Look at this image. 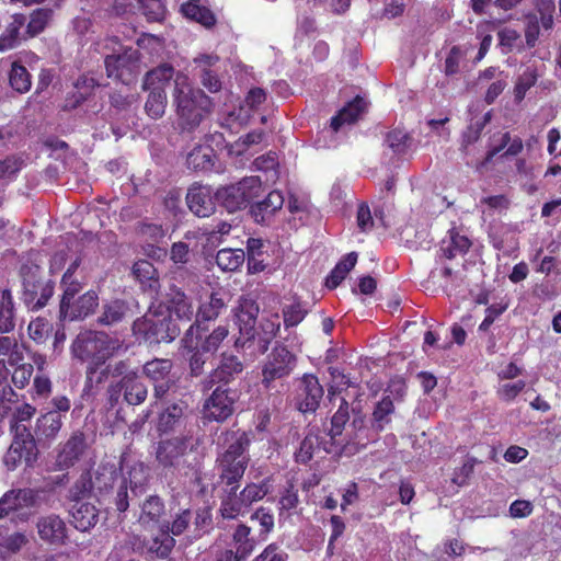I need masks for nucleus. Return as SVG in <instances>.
<instances>
[{"instance_id": "f257e3e1", "label": "nucleus", "mask_w": 561, "mask_h": 561, "mask_svg": "<svg viewBox=\"0 0 561 561\" xmlns=\"http://www.w3.org/2000/svg\"><path fill=\"white\" fill-rule=\"evenodd\" d=\"M328 436L331 437V446L324 445V451L328 454L342 449L358 450L378 438L371 422L367 424L359 404L350 405L345 399L341 400L337 411L331 419Z\"/></svg>"}, {"instance_id": "f03ea898", "label": "nucleus", "mask_w": 561, "mask_h": 561, "mask_svg": "<svg viewBox=\"0 0 561 561\" xmlns=\"http://www.w3.org/2000/svg\"><path fill=\"white\" fill-rule=\"evenodd\" d=\"M173 105L179 126L183 130H194L211 112V99L201 89H193L184 75L174 78Z\"/></svg>"}, {"instance_id": "7ed1b4c3", "label": "nucleus", "mask_w": 561, "mask_h": 561, "mask_svg": "<svg viewBox=\"0 0 561 561\" xmlns=\"http://www.w3.org/2000/svg\"><path fill=\"white\" fill-rule=\"evenodd\" d=\"M138 524L147 531L158 533L147 542L148 551L159 558H167L175 546V540L169 535V522L163 520L164 503L158 495L148 496L140 505Z\"/></svg>"}, {"instance_id": "20e7f679", "label": "nucleus", "mask_w": 561, "mask_h": 561, "mask_svg": "<svg viewBox=\"0 0 561 561\" xmlns=\"http://www.w3.org/2000/svg\"><path fill=\"white\" fill-rule=\"evenodd\" d=\"M227 448L217 457L219 480L224 485L239 483L247 470L250 457L248 447L250 439L244 432L227 433Z\"/></svg>"}, {"instance_id": "39448f33", "label": "nucleus", "mask_w": 561, "mask_h": 561, "mask_svg": "<svg viewBox=\"0 0 561 561\" xmlns=\"http://www.w3.org/2000/svg\"><path fill=\"white\" fill-rule=\"evenodd\" d=\"M126 350L121 340L100 331L80 332L71 344L75 358L81 362L91 359L95 366L104 364L111 356Z\"/></svg>"}, {"instance_id": "423d86ee", "label": "nucleus", "mask_w": 561, "mask_h": 561, "mask_svg": "<svg viewBox=\"0 0 561 561\" xmlns=\"http://www.w3.org/2000/svg\"><path fill=\"white\" fill-rule=\"evenodd\" d=\"M22 290L20 299L30 311L43 309L53 298L55 283L45 276L43 268L34 263L21 267Z\"/></svg>"}, {"instance_id": "0eeeda50", "label": "nucleus", "mask_w": 561, "mask_h": 561, "mask_svg": "<svg viewBox=\"0 0 561 561\" xmlns=\"http://www.w3.org/2000/svg\"><path fill=\"white\" fill-rule=\"evenodd\" d=\"M263 193L262 181L257 176H247L241 181L219 187L216 191V199L229 213H234L251 206Z\"/></svg>"}, {"instance_id": "6e6552de", "label": "nucleus", "mask_w": 561, "mask_h": 561, "mask_svg": "<svg viewBox=\"0 0 561 561\" xmlns=\"http://www.w3.org/2000/svg\"><path fill=\"white\" fill-rule=\"evenodd\" d=\"M136 334L142 335L146 342H171L181 333V328L170 314L148 312L133 324Z\"/></svg>"}, {"instance_id": "1a4fd4ad", "label": "nucleus", "mask_w": 561, "mask_h": 561, "mask_svg": "<svg viewBox=\"0 0 561 561\" xmlns=\"http://www.w3.org/2000/svg\"><path fill=\"white\" fill-rule=\"evenodd\" d=\"M41 490L31 488H19L8 490L0 497V519L11 517L15 523H26L31 513L25 508L38 505Z\"/></svg>"}, {"instance_id": "9d476101", "label": "nucleus", "mask_w": 561, "mask_h": 561, "mask_svg": "<svg viewBox=\"0 0 561 561\" xmlns=\"http://www.w3.org/2000/svg\"><path fill=\"white\" fill-rule=\"evenodd\" d=\"M296 366V356L287 347L279 345L273 348L262 368V385L267 391L280 392L275 380L291 374Z\"/></svg>"}, {"instance_id": "9b49d317", "label": "nucleus", "mask_w": 561, "mask_h": 561, "mask_svg": "<svg viewBox=\"0 0 561 561\" xmlns=\"http://www.w3.org/2000/svg\"><path fill=\"white\" fill-rule=\"evenodd\" d=\"M38 449L32 433L24 426L15 427L14 438L4 455V465L8 470H15L23 461L32 467L37 460Z\"/></svg>"}, {"instance_id": "f8f14e48", "label": "nucleus", "mask_w": 561, "mask_h": 561, "mask_svg": "<svg viewBox=\"0 0 561 561\" xmlns=\"http://www.w3.org/2000/svg\"><path fill=\"white\" fill-rule=\"evenodd\" d=\"M104 65L108 78L128 84L140 71V51L135 47H125L122 53L107 55Z\"/></svg>"}, {"instance_id": "ddd939ff", "label": "nucleus", "mask_w": 561, "mask_h": 561, "mask_svg": "<svg viewBox=\"0 0 561 561\" xmlns=\"http://www.w3.org/2000/svg\"><path fill=\"white\" fill-rule=\"evenodd\" d=\"M243 369V363L237 355L224 352L220 354L217 366L201 380V390L207 392L215 386L224 387L236 380Z\"/></svg>"}, {"instance_id": "4468645a", "label": "nucleus", "mask_w": 561, "mask_h": 561, "mask_svg": "<svg viewBox=\"0 0 561 561\" xmlns=\"http://www.w3.org/2000/svg\"><path fill=\"white\" fill-rule=\"evenodd\" d=\"M173 363L167 358H154L147 362L142 367L144 375L150 380L153 387V397L162 400L175 387L171 376Z\"/></svg>"}, {"instance_id": "2eb2a0df", "label": "nucleus", "mask_w": 561, "mask_h": 561, "mask_svg": "<svg viewBox=\"0 0 561 561\" xmlns=\"http://www.w3.org/2000/svg\"><path fill=\"white\" fill-rule=\"evenodd\" d=\"M188 419V403L185 400L165 402L157 417V432L161 435L180 432L186 427Z\"/></svg>"}, {"instance_id": "dca6fc26", "label": "nucleus", "mask_w": 561, "mask_h": 561, "mask_svg": "<svg viewBox=\"0 0 561 561\" xmlns=\"http://www.w3.org/2000/svg\"><path fill=\"white\" fill-rule=\"evenodd\" d=\"M259 305L249 298H242L236 311V321L239 327L240 336L236 340V347H244L248 343L255 342L257 328L256 318L259 316Z\"/></svg>"}, {"instance_id": "f3484780", "label": "nucleus", "mask_w": 561, "mask_h": 561, "mask_svg": "<svg viewBox=\"0 0 561 561\" xmlns=\"http://www.w3.org/2000/svg\"><path fill=\"white\" fill-rule=\"evenodd\" d=\"M237 394L230 388L217 386L204 403V416L209 421L224 422L234 411Z\"/></svg>"}, {"instance_id": "a211bd4d", "label": "nucleus", "mask_w": 561, "mask_h": 561, "mask_svg": "<svg viewBox=\"0 0 561 561\" xmlns=\"http://www.w3.org/2000/svg\"><path fill=\"white\" fill-rule=\"evenodd\" d=\"M35 528L39 539L47 545L64 546L67 543L68 526L65 519L56 513L38 516Z\"/></svg>"}, {"instance_id": "6ab92c4d", "label": "nucleus", "mask_w": 561, "mask_h": 561, "mask_svg": "<svg viewBox=\"0 0 561 561\" xmlns=\"http://www.w3.org/2000/svg\"><path fill=\"white\" fill-rule=\"evenodd\" d=\"M190 443L191 436L188 435H180L160 440L156 447V460L165 469H178L188 449Z\"/></svg>"}, {"instance_id": "aec40b11", "label": "nucleus", "mask_w": 561, "mask_h": 561, "mask_svg": "<svg viewBox=\"0 0 561 561\" xmlns=\"http://www.w3.org/2000/svg\"><path fill=\"white\" fill-rule=\"evenodd\" d=\"M324 390L318 378L311 374H305L298 380L297 408L302 413H313L320 405Z\"/></svg>"}, {"instance_id": "412c9836", "label": "nucleus", "mask_w": 561, "mask_h": 561, "mask_svg": "<svg viewBox=\"0 0 561 561\" xmlns=\"http://www.w3.org/2000/svg\"><path fill=\"white\" fill-rule=\"evenodd\" d=\"M184 356L188 362L190 374L198 377L204 373V366L208 360L209 351H204L201 344V334L194 332V325H190L182 339Z\"/></svg>"}, {"instance_id": "4be33fe9", "label": "nucleus", "mask_w": 561, "mask_h": 561, "mask_svg": "<svg viewBox=\"0 0 561 561\" xmlns=\"http://www.w3.org/2000/svg\"><path fill=\"white\" fill-rule=\"evenodd\" d=\"M164 302L171 318L175 316L180 321L190 322L196 316L192 300L175 284L170 285Z\"/></svg>"}, {"instance_id": "5701e85b", "label": "nucleus", "mask_w": 561, "mask_h": 561, "mask_svg": "<svg viewBox=\"0 0 561 561\" xmlns=\"http://www.w3.org/2000/svg\"><path fill=\"white\" fill-rule=\"evenodd\" d=\"M186 204L197 217L204 218L214 214L216 204L209 186L194 184L186 194Z\"/></svg>"}, {"instance_id": "b1692460", "label": "nucleus", "mask_w": 561, "mask_h": 561, "mask_svg": "<svg viewBox=\"0 0 561 561\" xmlns=\"http://www.w3.org/2000/svg\"><path fill=\"white\" fill-rule=\"evenodd\" d=\"M238 489L239 483L224 485L222 488L219 513L224 519H234L245 514L249 510L243 495H241V491L238 492Z\"/></svg>"}, {"instance_id": "393cba45", "label": "nucleus", "mask_w": 561, "mask_h": 561, "mask_svg": "<svg viewBox=\"0 0 561 561\" xmlns=\"http://www.w3.org/2000/svg\"><path fill=\"white\" fill-rule=\"evenodd\" d=\"M282 192L275 190L270 192L266 197L259 202H252L250 215L256 224L268 225L272 217L282 209L284 205Z\"/></svg>"}, {"instance_id": "a878e982", "label": "nucleus", "mask_w": 561, "mask_h": 561, "mask_svg": "<svg viewBox=\"0 0 561 561\" xmlns=\"http://www.w3.org/2000/svg\"><path fill=\"white\" fill-rule=\"evenodd\" d=\"M87 446L84 434L80 432L73 433L57 455V467L59 469H68L75 466L84 454Z\"/></svg>"}, {"instance_id": "bb28decb", "label": "nucleus", "mask_w": 561, "mask_h": 561, "mask_svg": "<svg viewBox=\"0 0 561 561\" xmlns=\"http://www.w3.org/2000/svg\"><path fill=\"white\" fill-rule=\"evenodd\" d=\"M226 309L225 294L221 291H213L207 301L199 305L194 325V332H198L204 329L202 325L206 321L216 320L222 310Z\"/></svg>"}, {"instance_id": "cd10ccee", "label": "nucleus", "mask_w": 561, "mask_h": 561, "mask_svg": "<svg viewBox=\"0 0 561 561\" xmlns=\"http://www.w3.org/2000/svg\"><path fill=\"white\" fill-rule=\"evenodd\" d=\"M251 528L244 524L237 526L232 539L234 550H226L224 553L232 561H241L248 558L255 548L256 540L251 537Z\"/></svg>"}, {"instance_id": "c85d7f7f", "label": "nucleus", "mask_w": 561, "mask_h": 561, "mask_svg": "<svg viewBox=\"0 0 561 561\" xmlns=\"http://www.w3.org/2000/svg\"><path fill=\"white\" fill-rule=\"evenodd\" d=\"M99 305V296L94 290H88L70 302L67 311L59 312L60 318L68 320L83 319L94 312Z\"/></svg>"}, {"instance_id": "c756f323", "label": "nucleus", "mask_w": 561, "mask_h": 561, "mask_svg": "<svg viewBox=\"0 0 561 561\" xmlns=\"http://www.w3.org/2000/svg\"><path fill=\"white\" fill-rule=\"evenodd\" d=\"M71 523L79 531H89L99 522V510L91 503L77 502L70 510Z\"/></svg>"}, {"instance_id": "7c9ffc66", "label": "nucleus", "mask_w": 561, "mask_h": 561, "mask_svg": "<svg viewBox=\"0 0 561 561\" xmlns=\"http://www.w3.org/2000/svg\"><path fill=\"white\" fill-rule=\"evenodd\" d=\"M26 22V16L22 13L12 14L7 22L5 28L0 35V51H7L20 45L24 38L22 28Z\"/></svg>"}, {"instance_id": "2f4dec72", "label": "nucleus", "mask_w": 561, "mask_h": 561, "mask_svg": "<svg viewBox=\"0 0 561 561\" xmlns=\"http://www.w3.org/2000/svg\"><path fill=\"white\" fill-rule=\"evenodd\" d=\"M130 316L131 309L129 305L122 299H114L103 305L98 322L102 325H114L123 322Z\"/></svg>"}, {"instance_id": "473e14b6", "label": "nucleus", "mask_w": 561, "mask_h": 561, "mask_svg": "<svg viewBox=\"0 0 561 561\" xmlns=\"http://www.w3.org/2000/svg\"><path fill=\"white\" fill-rule=\"evenodd\" d=\"M367 103L364 99L356 96L353 101L348 102L336 116L331 119V127L337 131L343 124H352L358 119L362 113L365 112Z\"/></svg>"}, {"instance_id": "72a5a7b5", "label": "nucleus", "mask_w": 561, "mask_h": 561, "mask_svg": "<svg viewBox=\"0 0 561 561\" xmlns=\"http://www.w3.org/2000/svg\"><path fill=\"white\" fill-rule=\"evenodd\" d=\"M124 389L123 401L130 405H139L145 402L148 396L147 386L141 381L138 374L122 381Z\"/></svg>"}, {"instance_id": "f704fd0d", "label": "nucleus", "mask_w": 561, "mask_h": 561, "mask_svg": "<svg viewBox=\"0 0 561 561\" xmlns=\"http://www.w3.org/2000/svg\"><path fill=\"white\" fill-rule=\"evenodd\" d=\"M279 329L280 323L277 314L261 321L255 339L260 354H264L268 350L272 340L277 335Z\"/></svg>"}, {"instance_id": "c9c22d12", "label": "nucleus", "mask_w": 561, "mask_h": 561, "mask_svg": "<svg viewBox=\"0 0 561 561\" xmlns=\"http://www.w3.org/2000/svg\"><path fill=\"white\" fill-rule=\"evenodd\" d=\"M324 445L329 447L331 446V437L329 440H323L318 434L309 432L300 443L298 451L295 454L296 461L300 463H307L312 459L317 449L320 447L324 449Z\"/></svg>"}, {"instance_id": "e433bc0d", "label": "nucleus", "mask_w": 561, "mask_h": 561, "mask_svg": "<svg viewBox=\"0 0 561 561\" xmlns=\"http://www.w3.org/2000/svg\"><path fill=\"white\" fill-rule=\"evenodd\" d=\"M393 413L394 404L389 396L377 402L370 422L378 435L390 424Z\"/></svg>"}, {"instance_id": "4c0bfd02", "label": "nucleus", "mask_w": 561, "mask_h": 561, "mask_svg": "<svg viewBox=\"0 0 561 561\" xmlns=\"http://www.w3.org/2000/svg\"><path fill=\"white\" fill-rule=\"evenodd\" d=\"M448 233V240L445 239L442 242L440 251L443 255L450 260L467 253L471 245L470 240L455 230H450Z\"/></svg>"}, {"instance_id": "58836bf2", "label": "nucleus", "mask_w": 561, "mask_h": 561, "mask_svg": "<svg viewBox=\"0 0 561 561\" xmlns=\"http://www.w3.org/2000/svg\"><path fill=\"white\" fill-rule=\"evenodd\" d=\"M214 148L196 146L186 158V164L195 171L210 170L214 165Z\"/></svg>"}, {"instance_id": "ea45409f", "label": "nucleus", "mask_w": 561, "mask_h": 561, "mask_svg": "<svg viewBox=\"0 0 561 561\" xmlns=\"http://www.w3.org/2000/svg\"><path fill=\"white\" fill-rule=\"evenodd\" d=\"M174 75L175 70L171 65L162 64L146 73L142 89L152 90L153 87L163 89L164 84L169 83L174 78Z\"/></svg>"}, {"instance_id": "a19ab883", "label": "nucleus", "mask_w": 561, "mask_h": 561, "mask_svg": "<svg viewBox=\"0 0 561 561\" xmlns=\"http://www.w3.org/2000/svg\"><path fill=\"white\" fill-rule=\"evenodd\" d=\"M149 94L145 103V112L152 119L161 118L167 108V93L164 89L160 87H153L152 90H148Z\"/></svg>"}, {"instance_id": "79ce46f5", "label": "nucleus", "mask_w": 561, "mask_h": 561, "mask_svg": "<svg viewBox=\"0 0 561 561\" xmlns=\"http://www.w3.org/2000/svg\"><path fill=\"white\" fill-rule=\"evenodd\" d=\"M15 328V313L12 294L4 289L0 302V333L12 332Z\"/></svg>"}, {"instance_id": "37998d69", "label": "nucleus", "mask_w": 561, "mask_h": 561, "mask_svg": "<svg viewBox=\"0 0 561 561\" xmlns=\"http://www.w3.org/2000/svg\"><path fill=\"white\" fill-rule=\"evenodd\" d=\"M413 138L405 130L396 128L385 135L383 144L394 154H405L411 148Z\"/></svg>"}, {"instance_id": "c03bdc74", "label": "nucleus", "mask_w": 561, "mask_h": 561, "mask_svg": "<svg viewBox=\"0 0 561 561\" xmlns=\"http://www.w3.org/2000/svg\"><path fill=\"white\" fill-rule=\"evenodd\" d=\"M244 257L243 250L226 248L217 252L216 263L225 272H234L243 264Z\"/></svg>"}, {"instance_id": "a18cd8bd", "label": "nucleus", "mask_w": 561, "mask_h": 561, "mask_svg": "<svg viewBox=\"0 0 561 561\" xmlns=\"http://www.w3.org/2000/svg\"><path fill=\"white\" fill-rule=\"evenodd\" d=\"M24 345L15 337L0 335V358L8 357L10 366L20 365L24 360Z\"/></svg>"}, {"instance_id": "49530a36", "label": "nucleus", "mask_w": 561, "mask_h": 561, "mask_svg": "<svg viewBox=\"0 0 561 561\" xmlns=\"http://www.w3.org/2000/svg\"><path fill=\"white\" fill-rule=\"evenodd\" d=\"M64 415L58 411H48L37 419V434L46 438H55L62 426Z\"/></svg>"}, {"instance_id": "de8ad7c7", "label": "nucleus", "mask_w": 561, "mask_h": 561, "mask_svg": "<svg viewBox=\"0 0 561 561\" xmlns=\"http://www.w3.org/2000/svg\"><path fill=\"white\" fill-rule=\"evenodd\" d=\"M357 262V253L351 252L343 260H341L335 267L331 271L325 279V285L333 289L336 288L342 280L346 277L347 273L355 266Z\"/></svg>"}, {"instance_id": "09e8293b", "label": "nucleus", "mask_w": 561, "mask_h": 561, "mask_svg": "<svg viewBox=\"0 0 561 561\" xmlns=\"http://www.w3.org/2000/svg\"><path fill=\"white\" fill-rule=\"evenodd\" d=\"M266 138V133L263 129H254L241 136L238 140L230 144L229 153L242 156L251 147L260 145Z\"/></svg>"}, {"instance_id": "8fccbe9b", "label": "nucleus", "mask_w": 561, "mask_h": 561, "mask_svg": "<svg viewBox=\"0 0 561 561\" xmlns=\"http://www.w3.org/2000/svg\"><path fill=\"white\" fill-rule=\"evenodd\" d=\"M61 288L64 293L59 312H65L75 297L83 289V284L77 277H71L70 273H65L61 278Z\"/></svg>"}, {"instance_id": "3c124183", "label": "nucleus", "mask_w": 561, "mask_h": 561, "mask_svg": "<svg viewBox=\"0 0 561 561\" xmlns=\"http://www.w3.org/2000/svg\"><path fill=\"white\" fill-rule=\"evenodd\" d=\"M54 11L49 8H39L30 14L25 33L30 37L41 34L53 19Z\"/></svg>"}, {"instance_id": "603ef678", "label": "nucleus", "mask_w": 561, "mask_h": 561, "mask_svg": "<svg viewBox=\"0 0 561 561\" xmlns=\"http://www.w3.org/2000/svg\"><path fill=\"white\" fill-rule=\"evenodd\" d=\"M181 12L188 19L196 21L205 27H211L216 23L214 13L193 2H186L181 5Z\"/></svg>"}, {"instance_id": "864d4df0", "label": "nucleus", "mask_w": 561, "mask_h": 561, "mask_svg": "<svg viewBox=\"0 0 561 561\" xmlns=\"http://www.w3.org/2000/svg\"><path fill=\"white\" fill-rule=\"evenodd\" d=\"M9 83L19 93H26L32 85V77L27 69L19 62H13L9 72Z\"/></svg>"}, {"instance_id": "5fc2aeb1", "label": "nucleus", "mask_w": 561, "mask_h": 561, "mask_svg": "<svg viewBox=\"0 0 561 561\" xmlns=\"http://www.w3.org/2000/svg\"><path fill=\"white\" fill-rule=\"evenodd\" d=\"M117 480V472L113 466H99V468L92 474L93 490H98L100 493L106 492L113 488Z\"/></svg>"}, {"instance_id": "6e6d98bb", "label": "nucleus", "mask_w": 561, "mask_h": 561, "mask_svg": "<svg viewBox=\"0 0 561 561\" xmlns=\"http://www.w3.org/2000/svg\"><path fill=\"white\" fill-rule=\"evenodd\" d=\"M129 489L134 496L145 491V485L148 480L147 468L142 463H136L131 467L128 473Z\"/></svg>"}, {"instance_id": "4d7b16f0", "label": "nucleus", "mask_w": 561, "mask_h": 561, "mask_svg": "<svg viewBox=\"0 0 561 561\" xmlns=\"http://www.w3.org/2000/svg\"><path fill=\"white\" fill-rule=\"evenodd\" d=\"M229 335V330L227 325H218L206 336L201 335V344L204 351H209L210 354H214L220 346V344L227 339Z\"/></svg>"}, {"instance_id": "13d9d810", "label": "nucleus", "mask_w": 561, "mask_h": 561, "mask_svg": "<svg viewBox=\"0 0 561 561\" xmlns=\"http://www.w3.org/2000/svg\"><path fill=\"white\" fill-rule=\"evenodd\" d=\"M525 23V41L529 48L536 46L540 35V19L537 13H527L524 15Z\"/></svg>"}, {"instance_id": "bf43d9fd", "label": "nucleus", "mask_w": 561, "mask_h": 561, "mask_svg": "<svg viewBox=\"0 0 561 561\" xmlns=\"http://www.w3.org/2000/svg\"><path fill=\"white\" fill-rule=\"evenodd\" d=\"M93 490L91 472H83L69 490V499L76 503Z\"/></svg>"}, {"instance_id": "052dcab7", "label": "nucleus", "mask_w": 561, "mask_h": 561, "mask_svg": "<svg viewBox=\"0 0 561 561\" xmlns=\"http://www.w3.org/2000/svg\"><path fill=\"white\" fill-rule=\"evenodd\" d=\"M535 12L537 13L541 26L545 31H549L553 27V13L556 10L554 0H536L535 1Z\"/></svg>"}, {"instance_id": "680f3d73", "label": "nucleus", "mask_w": 561, "mask_h": 561, "mask_svg": "<svg viewBox=\"0 0 561 561\" xmlns=\"http://www.w3.org/2000/svg\"><path fill=\"white\" fill-rule=\"evenodd\" d=\"M308 310L301 302H295L293 305L283 308V318L285 328L298 325L307 316Z\"/></svg>"}, {"instance_id": "e2e57ef3", "label": "nucleus", "mask_w": 561, "mask_h": 561, "mask_svg": "<svg viewBox=\"0 0 561 561\" xmlns=\"http://www.w3.org/2000/svg\"><path fill=\"white\" fill-rule=\"evenodd\" d=\"M537 81V76L534 70L526 69L519 77L514 88V98L516 102H520L526 92L535 85Z\"/></svg>"}, {"instance_id": "0e129e2a", "label": "nucleus", "mask_w": 561, "mask_h": 561, "mask_svg": "<svg viewBox=\"0 0 561 561\" xmlns=\"http://www.w3.org/2000/svg\"><path fill=\"white\" fill-rule=\"evenodd\" d=\"M106 370L113 378H119L117 381H125L127 378H131L138 374L131 367L129 359H121L110 364Z\"/></svg>"}, {"instance_id": "69168bd1", "label": "nucleus", "mask_w": 561, "mask_h": 561, "mask_svg": "<svg viewBox=\"0 0 561 561\" xmlns=\"http://www.w3.org/2000/svg\"><path fill=\"white\" fill-rule=\"evenodd\" d=\"M192 518L193 512L188 508L176 513L173 517L172 524H169V535L172 537L182 535L188 528Z\"/></svg>"}, {"instance_id": "338daca9", "label": "nucleus", "mask_w": 561, "mask_h": 561, "mask_svg": "<svg viewBox=\"0 0 561 561\" xmlns=\"http://www.w3.org/2000/svg\"><path fill=\"white\" fill-rule=\"evenodd\" d=\"M141 5L142 13L150 21H160L165 13L163 0H138Z\"/></svg>"}, {"instance_id": "774afa93", "label": "nucleus", "mask_w": 561, "mask_h": 561, "mask_svg": "<svg viewBox=\"0 0 561 561\" xmlns=\"http://www.w3.org/2000/svg\"><path fill=\"white\" fill-rule=\"evenodd\" d=\"M288 554L276 543L268 545L252 561H287Z\"/></svg>"}]
</instances>
